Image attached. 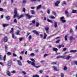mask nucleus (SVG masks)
<instances>
[{
    "label": "nucleus",
    "instance_id": "3c124183",
    "mask_svg": "<svg viewBox=\"0 0 77 77\" xmlns=\"http://www.w3.org/2000/svg\"><path fill=\"white\" fill-rule=\"evenodd\" d=\"M22 73L24 75H25V74H26V72H24V71H22Z\"/></svg>",
    "mask_w": 77,
    "mask_h": 77
},
{
    "label": "nucleus",
    "instance_id": "b1692460",
    "mask_svg": "<svg viewBox=\"0 0 77 77\" xmlns=\"http://www.w3.org/2000/svg\"><path fill=\"white\" fill-rule=\"evenodd\" d=\"M6 18L7 20H10V16H6Z\"/></svg>",
    "mask_w": 77,
    "mask_h": 77
},
{
    "label": "nucleus",
    "instance_id": "c85d7f7f",
    "mask_svg": "<svg viewBox=\"0 0 77 77\" xmlns=\"http://www.w3.org/2000/svg\"><path fill=\"white\" fill-rule=\"evenodd\" d=\"M70 57H71V56H67V57H66V60H69V58H70Z\"/></svg>",
    "mask_w": 77,
    "mask_h": 77
},
{
    "label": "nucleus",
    "instance_id": "72a5a7b5",
    "mask_svg": "<svg viewBox=\"0 0 77 77\" xmlns=\"http://www.w3.org/2000/svg\"><path fill=\"white\" fill-rule=\"evenodd\" d=\"M68 37V36L67 35H66L65 36L64 38L65 39V41H67V37Z\"/></svg>",
    "mask_w": 77,
    "mask_h": 77
},
{
    "label": "nucleus",
    "instance_id": "39448f33",
    "mask_svg": "<svg viewBox=\"0 0 77 77\" xmlns=\"http://www.w3.org/2000/svg\"><path fill=\"white\" fill-rule=\"evenodd\" d=\"M69 39H70V43H71L72 42V39L73 40H75V38H73L72 36H70L69 37Z\"/></svg>",
    "mask_w": 77,
    "mask_h": 77
},
{
    "label": "nucleus",
    "instance_id": "5701e85b",
    "mask_svg": "<svg viewBox=\"0 0 77 77\" xmlns=\"http://www.w3.org/2000/svg\"><path fill=\"white\" fill-rule=\"evenodd\" d=\"M19 32H20V30H17V32H16V35H20V33H19Z\"/></svg>",
    "mask_w": 77,
    "mask_h": 77
},
{
    "label": "nucleus",
    "instance_id": "0e129e2a",
    "mask_svg": "<svg viewBox=\"0 0 77 77\" xmlns=\"http://www.w3.org/2000/svg\"><path fill=\"white\" fill-rule=\"evenodd\" d=\"M23 12H25L26 11V9L25 8H23Z\"/></svg>",
    "mask_w": 77,
    "mask_h": 77
},
{
    "label": "nucleus",
    "instance_id": "37998d69",
    "mask_svg": "<svg viewBox=\"0 0 77 77\" xmlns=\"http://www.w3.org/2000/svg\"><path fill=\"white\" fill-rule=\"evenodd\" d=\"M11 73H15V72H16V71L15 70H13L12 71H11Z\"/></svg>",
    "mask_w": 77,
    "mask_h": 77
},
{
    "label": "nucleus",
    "instance_id": "052dcab7",
    "mask_svg": "<svg viewBox=\"0 0 77 77\" xmlns=\"http://www.w3.org/2000/svg\"><path fill=\"white\" fill-rule=\"evenodd\" d=\"M65 57V56H60V58H62L63 59Z\"/></svg>",
    "mask_w": 77,
    "mask_h": 77
},
{
    "label": "nucleus",
    "instance_id": "8fccbe9b",
    "mask_svg": "<svg viewBox=\"0 0 77 77\" xmlns=\"http://www.w3.org/2000/svg\"><path fill=\"white\" fill-rule=\"evenodd\" d=\"M31 60H32V61L33 62H35V59H33V58H32L31 59Z\"/></svg>",
    "mask_w": 77,
    "mask_h": 77
},
{
    "label": "nucleus",
    "instance_id": "69168bd1",
    "mask_svg": "<svg viewBox=\"0 0 77 77\" xmlns=\"http://www.w3.org/2000/svg\"><path fill=\"white\" fill-rule=\"evenodd\" d=\"M63 51H66V48H64L63 49Z\"/></svg>",
    "mask_w": 77,
    "mask_h": 77
},
{
    "label": "nucleus",
    "instance_id": "864d4df0",
    "mask_svg": "<svg viewBox=\"0 0 77 77\" xmlns=\"http://www.w3.org/2000/svg\"><path fill=\"white\" fill-rule=\"evenodd\" d=\"M55 5L56 6H59V5H58V4H57V3H56L55 4Z\"/></svg>",
    "mask_w": 77,
    "mask_h": 77
},
{
    "label": "nucleus",
    "instance_id": "20e7f679",
    "mask_svg": "<svg viewBox=\"0 0 77 77\" xmlns=\"http://www.w3.org/2000/svg\"><path fill=\"white\" fill-rule=\"evenodd\" d=\"M33 33H35V34L37 35V36H39V33H38V32L36 30H34L33 31Z\"/></svg>",
    "mask_w": 77,
    "mask_h": 77
},
{
    "label": "nucleus",
    "instance_id": "7ed1b4c3",
    "mask_svg": "<svg viewBox=\"0 0 77 77\" xmlns=\"http://www.w3.org/2000/svg\"><path fill=\"white\" fill-rule=\"evenodd\" d=\"M25 15L27 17H28V19H30V18H31L33 17V16H31L30 15L28 14H25Z\"/></svg>",
    "mask_w": 77,
    "mask_h": 77
},
{
    "label": "nucleus",
    "instance_id": "6ab92c4d",
    "mask_svg": "<svg viewBox=\"0 0 77 77\" xmlns=\"http://www.w3.org/2000/svg\"><path fill=\"white\" fill-rule=\"evenodd\" d=\"M31 12L32 15H35V12H34V11L33 10H31Z\"/></svg>",
    "mask_w": 77,
    "mask_h": 77
},
{
    "label": "nucleus",
    "instance_id": "f704fd0d",
    "mask_svg": "<svg viewBox=\"0 0 77 77\" xmlns=\"http://www.w3.org/2000/svg\"><path fill=\"white\" fill-rule=\"evenodd\" d=\"M67 17H69L71 16V14H66Z\"/></svg>",
    "mask_w": 77,
    "mask_h": 77
},
{
    "label": "nucleus",
    "instance_id": "49530a36",
    "mask_svg": "<svg viewBox=\"0 0 77 77\" xmlns=\"http://www.w3.org/2000/svg\"><path fill=\"white\" fill-rule=\"evenodd\" d=\"M27 62L29 63V64H30V63H31V61H29V60H27Z\"/></svg>",
    "mask_w": 77,
    "mask_h": 77
},
{
    "label": "nucleus",
    "instance_id": "9d476101",
    "mask_svg": "<svg viewBox=\"0 0 77 77\" xmlns=\"http://www.w3.org/2000/svg\"><path fill=\"white\" fill-rule=\"evenodd\" d=\"M7 74L8 75V76H10L11 75V73H10V72L8 70H7Z\"/></svg>",
    "mask_w": 77,
    "mask_h": 77
},
{
    "label": "nucleus",
    "instance_id": "58836bf2",
    "mask_svg": "<svg viewBox=\"0 0 77 77\" xmlns=\"http://www.w3.org/2000/svg\"><path fill=\"white\" fill-rule=\"evenodd\" d=\"M35 55V54H34V53H32V54H31L30 56H34Z\"/></svg>",
    "mask_w": 77,
    "mask_h": 77
},
{
    "label": "nucleus",
    "instance_id": "6e6552de",
    "mask_svg": "<svg viewBox=\"0 0 77 77\" xmlns=\"http://www.w3.org/2000/svg\"><path fill=\"white\" fill-rule=\"evenodd\" d=\"M2 40L4 41L5 42H7L8 41V38L7 37H5L4 38L2 39Z\"/></svg>",
    "mask_w": 77,
    "mask_h": 77
},
{
    "label": "nucleus",
    "instance_id": "4d7b16f0",
    "mask_svg": "<svg viewBox=\"0 0 77 77\" xmlns=\"http://www.w3.org/2000/svg\"><path fill=\"white\" fill-rule=\"evenodd\" d=\"M32 23L33 24H35V20H33L32 21Z\"/></svg>",
    "mask_w": 77,
    "mask_h": 77
},
{
    "label": "nucleus",
    "instance_id": "79ce46f5",
    "mask_svg": "<svg viewBox=\"0 0 77 77\" xmlns=\"http://www.w3.org/2000/svg\"><path fill=\"white\" fill-rule=\"evenodd\" d=\"M32 77H39V76L37 75H33Z\"/></svg>",
    "mask_w": 77,
    "mask_h": 77
},
{
    "label": "nucleus",
    "instance_id": "bb28decb",
    "mask_svg": "<svg viewBox=\"0 0 77 77\" xmlns=\"http://www.w3.org/2000/svg\"><path fill=\"white\" fill-rule=\"evenodd\" d=\"M31 38H32V35H30L29 36V37L28 38L29 41H30V40L31 39Z\"/></svg>",
    "mask_w": 77,
    "mask_h": 77
},
{
    "label": "nucleus",
    "instance_id": "a878e982",
    "mask_svg": "<svg viewBox=\"0 0 77 77\" xmlns=\"http://www.w3.org/2000/svg\"><path fill=\"white\" fill-rule=\"evenodd\" d=\"M46 37H47V34H46V33H45L44 34V39H45L46 38Z\"/></svg>",
    "mask_w": 77,
    "mask_h": 77
},
{
    "label": "nucleus",
    "instance_id": "a211bd4d",
    "mask_svg": "<svg viewBox=\"0 0 77 77\" xmlns=\"http://www.w3.org/2000/svg\"><path fill=\"white\" fill-rule=\"evenodd\" d=\"M31 64L32 65V66H36V64L33 62H31Z\"/></svg>",
    "mask_w": 77,
    "mask_h": 77
},
{
    "label": "nucleus",
    "instance_id": "338daca9",
    "mask_svg": "<svg viewBox=\"0 0 77 77\" xmlns=\"http://www.w3.org/2000/svg\"><path fill=\"white\" fill-rule=\"evenodd\" d=\"M20 60H22L23 59V57H22L20 56Z\"/></svg>",
    "mask_w": 77,
    "mask_h": 77
},
{
    "label": "nucleus",
    "instance_id": "423d86ee",
    "mask_svg": "<svg viewBox=\"0 0 77 77\" xmlns=\"http://www.w3.org/2000/svg\"><path fill=\"white\" fill-rule=\"evenodd\" d=\"M64 18V17H62L60 19V20L62 22V23H65V22H66V21H65V20H63Z\"/></svg>",
    "mask_w": 77,
    "mask_h": 77
},
{
    "label": "nucleus",
    "instance_id": "2f4dec72",
    "mask_svg": "<svg viewBox=\"0 0 77 77\" xmlns=\"http://www.w3.org/2000/svg\"><path fill=\"white\" fill-rule=\"evenodd\" d=\"M6 56L5 55L3 57V60H4V62L6 60Z\"/></svg>",
    "mask_w": 77,
    "mask_h": 77
},
{
    "label": "nucleus",
    "instance_id": "1a4fd4ad",
    "mask_svg": "<svg viewBox=\"0 0 77 77\" xmlns=\"http://www.w3.org/2000/svg\"><path fill=\"white\" fill-rule=\"evenodd\" d=\"M23 17H24V14H22L20 16H17V17L18 20H19V19H20V18H23Z\"/></svg>",
    "mask_w": 77,
    "mask_h": 77
},
{
    "label": "nucleus",
    "instance_id": "e2e57ef3",
    "mask_svg": "<svg viewBox=\"0 0 77 77\" xmlns=\"http://www.w3.org/2000/svg\"><path fill=\"white\" fill-rule=\"evenodd\" d=\"M3 11V9L2 8H0V11Z\"/></svg>",
    "mask_w": 77,
    "mask_h": 77
},
{
    "label": "nucleus",
    "instance_id": "09e8293b",
    "mask_svg": "<svg viewBox=\"0 0 77 77\" xmlns=\"http://www.w3.org/2000/svg\"><path fill=\"white\" fill-rule=\"evenodd\" d=\"M60 1H57L56 2V3H57V4H59L60 3Z\"/></svg>",
    "mask_w": 77,
    "mask_h": 77
},
{
    "label": "nucleus",
    "instance_id": "2eb2a0df",
    "mask_svg": "<svg viewBox=\"0 0 77 77\" xmlns=\"http://www.w3.org/2000/svg\"><path fill=\"white\" fill-rule=\"evenodd\" d=\"M77 12V10H73L72 12H71V14H75Z\"/></svg>",
    "mask_w": 77,
    "mask_h": 77
},
{
    "label": "nucleus",
    "instance_id": "4468645a",
    "mask_svg": "<svg viewBox=\"0 0 77 77\" xmlns=\"http://www.w3.org/2000/svg\"><path fill=\"white\" fill-rule=\"evenodd\" d=\"M9 26V24H6L4 23L2 25V26L3 27H7V26Z\"/></svg>",
    "mask_w": 77,
    "mask_h": 77
},
{
    "label": "nucleus",
    "instance_id": "f3484780",
    "mask_svg": "<svg viewBox=\"0 0 77 77\" xmlns=\"http://www.w3.org/2000/svg\"><path fill=\"white\" fill-rule=\"evenodd\" d=\"M53 51H56V53H57V51H58V50L57 49V48H54L53 49Z\"/></svg>",
    "mask_w": 77,
    "mask_h": 77
},
{
    "label": "nucleus",
    "instance_id": "ea45409f",
    "mask_svg": "<svg viewBox=\"0 0 77 77\" xmlns=\"http://www.w3.org/2000/svg\"><path fill=\"white\" fill-rule=\"evenodd\" d=\"M62 4H63V5H66V2L65 1H64L62 3Z\"/></svg>",
    "mask_w": 77,
    "mask_h": 77
},
{
    "label": "nucleus",
    "instance_id": "5fc2aeb1",
    "mask_svg": "<svg viewBox=\"0 0 77 77\" xmlns=\"http://www.w3.org/2000/svg\"><path fill=\"white\" fill-rule=\"evenodd\" d=\"M51 64H52V65H56V63L52 62L51 63Z\"/></svg>",
    "mask_w": 77,
    "mask_h": 77
},
{
    "label": "nucleus",
    "instance_id": "ddd939ff",
    "mask_svg": "<svg viewBox=\"0 0 77 77\" xmlns=\"http://www.w3.org/2000/svg\"><path fill=\"white\" fill-rule=\"evenodd\" d=\"M77 52V51L76 50H72L71 51H70V53H76Z\"/></svg>",
    "mask_w": 77,
    "mask_h": 77
},
{
    "label": "nucleus",
    "instance_id": "a18cd8bd",
    "mask_svg": "<svg viewBox=\"0 0 77 77\" xmlns=\"http://www.w3.org/2000/svg\"><path fill=\"white\" fill-rule=\"evenodd\" d=\"M35 68H39V67H41V66H35Z\"/></svg>",
    "mask_w": 77,
    "mask_h": 77
},
{
    "label": "nucleus",
    "instance_id": "6e6d98bb",
    "mask_svg": "<svg viewBox=\"0 0 77 77\" xmlns=\"http://www.w3.org/2000/svg\"><path fill=\"white\" fill-rule=\"evenodd\" d=\"M7 54H8V55H11V52H8V53H7Z\"/></svg>",
    "mask_w": 77,
    "mask_h": 77
},
{
    "label": "nucleus",
    "instance_id": "cd10ccee",
    "mask_svg": "<svg viewBox=\"0 0 77 77\" xmlns=\"http://www.w3.org/2000/svg\"><path fill=\"white\" fill-rule=\"evenodd\" d=\"M64 47V46H63V45H59L58 46V47L59 48H60L61 47Z\"/></svg>",
    "mask_w": 77,
    "mask_h": 77
},
{
    "label": "nucleus",
    "instance_id": "774afa93",
    "mask_svg": "<svg viewBox=\"0 0 77 77\" xmlns=\"http://www.w3.org/2000/svg\"><path fill=\"white\" fill-rule=\"evenodd\" d=\"M23 3H26V1L24 0L23 1Z\"/></svg>",
    "mask_w": 77,
    "mask_h": 77
},
{
    "label": "nucleus",
    "instance_id": "9b49d317",
    "mask_svg": "<svg viewBox=\"0 0 77 77\" xmlns=\"http://www.w3.org/2000/svg\"><path fill=\"white\" fill-rule=\"evenodd\" d=\"M10 33L11 34H14V28H12L11 29V30L10 32Z\"/></svg>",
    "mask_w": 77,
    "mask_h": 77
},
{
    "label": "nucleus",
    "instance_id": "de8ad7c7",
    "mask_svg": "<svg viewBox=\"0 0 77 77\" xmlns=\"http://www.w3.org/2000/svg\"><path fill=\"white\" fill-rule=\"evenodd\" d=\"M60 41V40H58L57 41H56V44H58V43H59Z\"/></svg>",
    "mask_w": 77,
    "mask_h": 77
},
{
    "label": "nucleus",
    "instance_id": "f03ea898",
    "mask_svg": "<svg viewBox=\"0 0 77 77\" xmlns=\"http://www.w3.org/2000/svg\"><path fill=\"white\" fill-rule=\"evenodd\" d=\"M17 62L18 65L20 66H23V64H22V63H21V60H18L17 61Z\"/></svg>",
    "mask_w": 77,
    "mask_h": 77
},
{
    "label": "nucleus",
    "instance_id": "f8f14e48",
    "mask_svg": "<svg viewBox=\"0 0 77 77\" xmlns=\"http://www.w3.org/2000/svg\"><path fill=\"white\" fill-rule=\"evenodd\" d=\"M46 31V33H48V30H49V28L48 27H46L45 28Z\"/></svg>",
    "mask_w": 77,
    "mask_h": 77
},
{
    "label": "nucleus",
    "instance_id": "c756f323",
    "mask_svg": "<svg viewBox=\"0 0 77 77\" xmlns=\"http://www.w3.org/2000/svg\"><path fill=\"white\" fill-rule=\"evenodd\" d=\"M38 1V2H40V0H31V2H36V1Z\"/></svg>",
    "mask_w": 77,
    "mask_h": 77
},
{
    "label": "nucleus",
    "instance_id": "4c0bfd02",
    "mask_svg": "<svg viewBox=\"0 0 77 77\" xmlns=\"http://www.w3.org/2000/svg\"><path fill=\"white\" fill-rule=\"evenodd\" d=\"M60 75L61 77H64V74L63 73H61Z\"/></svg>",
    "mask_w": 77,
    "mask_h": 77
},
{
    "label": "nucleus",
    "instance_id": "aec40b11",
    "mask_svg": "<svg viewBox=\"0 0 77 77\" xmlns=\"http://www.w3.org/2000/svg\"><path fill=\"white\" fill-rule=\"evenodd\" d=\"M57 26V22H55L54 23V26L55 28H56Z\"/></svg>",
    "mask_w": 77,
    "mask_h": 77
},
{
    "label": "nucleus",
    "instance_id": "412c9836",
    "mask_svg": "<svg viewBox=\"0 0 77 77\" xmlns=\"http://www.w3.org/2000/svg\"><path fill=\"white\" fill-rule=\"evenodd\" d=\"M39 23L38 22H36L35 25L36 27H39Z\"/></svg>",
    "mask_w": 77,
    "mask_h": 77
},
{
    "label": "nucleus",
    "instance_id": "dca6fc26",
    "mask_svg": "<svg viewBox=\"0 0 77 77\" xmlns=\"http://www.w3.org/2000/svg\"><path fill=\"white\" fill-rule=\"evenodd\" d=\"M41 8V5H40L37 6L36 10H38L39 9H40Z\"/></svg>",
    "mask_w": 77,
    "mask_h": 77
},
{
    "label": "nucleus",
    "instance_id": "f257e3e1",
    "mask_svg": "<svg viewBox=\"0 0 77 77\" xmlns=\"http://www.w3.org/2000/svg\"><path fill=\"white\" fill-rule=\"evenodd\" d=\"M14 14H15L14 15L13 18H15L16 17V16H17V15L18 14V13H17V8L14 9Z\"/></svg>",
    "mask_w": 77,
    "mask_h": 77
},
{
    "label": "nucleus",
    "instance_id": "7c9ffc66",
    "mask_svg": "<svg viewBox=\"0 0 77 77\" xmlns=\"http://www.w3.org/2000/svg\"><path fill=\"white\" fill-rule=\"evenodd\" d=\"M65 13L66 14H68V11L67 10H66L65 11Z\"/></svg>",
    "mask_w": 77,
    "mask_h": 77
},
{
    "label": "nucleus",
    "instance_id": "e433bc0d",
    "mask_svg": "<svg viewBox=\"0 0 77 77\" xmlns=\"http://www.w3.org/2000/svg\"><path fill=\"white\" fill-rule=\"evenodd\" d=\"M12 37L13 38H14V39L15 38V35H14V34H12Z\"/></svg>",
    "mask_w": 77,
    "mask_h": 77
},
{
    "label": "nucleus",
    "instance_id": "c03bdc74",
    "mask_svg": "<svg viewBox=\"0 0 77 77\" xmlns=\"http://www.w3.org/2000/svg\"><path fill=\"white\" fill-rule=\"evenodd\" d=\"M14 23H17V21L16 19H14Z\"/></svg>",
    "mask_w": 77,
    "mask_h": 77
},
{
    "label": "nucleus",
    "instance_id": "0eeeda50",
    "mask_svg": "<svg viewBox=\"0 0 77 77\" xmlns=\"http://www.w3.org/2000/svg\"><path fill=\"white\" fill-rule=\"evenodd\" d=\"M12 62L11 60H9L8 61V66H11L12 65Z\"/></svg>",
    "mask_w": 77,
    "mask_h": 77
},
{
    "label": "nucleus",
    "instance_id": "c9c22d12",
    "mask_svg": "<svg viewBox=\"0 0 77 77\" xmlns=\"http://www.w3.org/2000/svg\"><path fill=\"white\" fill-rule=\"evenodd\" d=\"M5 50H8V45H5Z\"/></svg>",
    "mask_w": 77,
    "mask_h": 77
},
{
    "label": "nucleus",
    "instance_id": "393cba45",
    "mask_svg": "<svg viewBox=\"0 0 77 77\" xmlns=\"http://www.w3.org/2000/svg\"><path fill=\"white\" fill-rule=\"evenodd\" d=\"M52 14H53V15H54L55 16H56V17L57 16V15H56V12L54 11H53L52 12Z\"/></svg>",
    "mask_w": 77,
    "mask_h": 77
},
{
    "label": "nucleus",
    "instance_id": "4be33fe9",
    "mask_svg": "<svg viewBox=\"0 0 77 77\" xmlns=\"http://www.w3.org/2000/svg\"><path fill=\"white\" fill-rule=\"evenodd\" d=\"M47 21H48V22H49L50 23H53V21L51 20H50L48 19H47Z\"/></svg>",
    "mask_w": 77,
    "mask_h": 77
},
{
    "label": "nucleus",
    "instance_id": "a19ab883",
    "mask_svg": "<svg viewBox=\"0 0 77 77\" xmlns=\"http://www.w3.org/2000/svg\"><path fill=\"white\" fill-rule=\"evenodd\" d=\"M50 18H51L52 19H54V18H55V17H54V16H51Z\"/></svg>",
    "mask_w": 77,
    "mask_h": 77
},
{
    "label": "nucleus",
    "instance_id": "13d9d810",
    "mask_svg": "<svg viewBox=\"0 0 77 77\" xmlns=\"http://www.w3.org/2000/svg\"><path fill=\"white\" fill-rule=\"evenodd\" d=\"M67 68L66 66H65L64 67V70H66Z\"/></svg>",
    "mask_w": 77,
    "mask_h": 77
},
{
    "label": "nucleus",
    "instance_id": "680f3d73",
    "mask_svg": "<svg viewBox=\"0 0 77 77\" xmlns=\"http://www.w3.org/2000/svg\"><path fill=\"white\" fill-rule=\"evenodd\" d=\"M57 59H60V56H58L57 57Z\"/></svg>",
    "mask_w": 77,
    "mask_h": 77
},
{
    "label": "nucleus",
    "instance_id": "473e14b6",
    "mask_svg": "<svg viewBox=\"0 0 77 77\" xmlns=\"http://www.w3.org/2000/svg\"><path fill=\"white\" fill-rule=\"evenodd\" d=\"M53 68L54 70H55V71H57V68H56V67H55V66H53Z\"/></svg>",
    "mask_w": 77,
    "mask_h": 77
},
{
    "label": "nucleus",
    "instance_id": "bf43d9fd",
    "mask_svg": "<svg viewBox=\"0 0 77 77\" xmlns=\"http://www.w3.org/2000/svg\"><path fill=\"white\" fill-rule=\"evenodd\" d=\"M19 40L20 41H22V40H23V38H19Z\"/></svg>",
    "mask_w": 77,
    "mask_h": 77
},
{
    "label": "nucleus",
    "instance_id": "603ef678",
    "mask_svg": "<svg viewBox=\"0 0 77 77\" xmlns=\"http://www.w3.org/2000/svg\"><path fill=\"white\" fill-rule=\"evenodd\" d=\"M13 55L14 57H16V56H17V55L16 54H15L13 53Z\"/></svg>",
    "mask_w": 77,
    "mask_h": 77
}]
</instances>
